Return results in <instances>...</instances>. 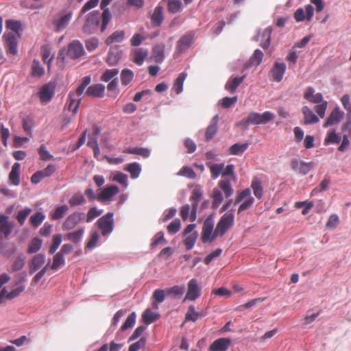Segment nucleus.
<instances>
[{
	"label": "nucleus",
	"instance_id": "obj_1",
	"mask_svg": "<svg viewBox=\"0 0 351 351\" xmlns=\"http://www.w3.org/2000/svg\"><path fill=\"white\" fill-rule=\"evenodd\" d=\"M275 117V114L269 111H265L263 113L251 112L249 113L246 119L241 120L238 125L245 127L249 125H263L272 121Z\"/></svg>",
	"mask_w": 351,
	"mask_h": 351
},
{
	"label": "nucleus",
	"instance_id": "obj_2",
	"mask_svg": "<svg viewBox=\"0 0 351 351\" xmlns=\"http://www.w3.org/2000/svg\"><path fill=\"white\" fill-rule=\"evenodd\" d=\"M91 77L90 75L85 76L82 81L81 84L77 88L75 92L69 93V105L67 108L75 115L78 110L81 98L80 96L83 93L86 87L90 83Z\"/></svg>",
	"mask_w": 351,
	"mask_h": 351
},
{
	"label": "nucleus",
	"instance_id": "obj_3",
	"mask_svg": "<svg viewBox=\"0 0 351 351\" xmlns=\"http://www.w3.org/2000/svg\"><path fill=\"white\" fill-rule=\"evenodd\" d=\"M101 14L99 11L90 12L86 17L85 22L82 27V30L85 34H94L99 27Z\"/></svg>",
	"mask_w": 351,
	"mask_h": 351
},
{
	"label": "nucleus",
	"instance_id": "obj_4",
	"mask_svg": "<svg viewBox=\"0 0 351 351\" xmlns=\"http://www.w3.org/2000/svg\"><path fill=\"white\" fill-rule=\"evenodd\" d=\"M234 216L232 213H225L220 219L214 230V237H223L234 224Z\"/></svg>",
	"mask_w": 351,
	"mask_h": 351
},
{
	"label": "nucleus",
	"instance_id": "obj_5",
	"mask_svg": "<svg viewBox=\"0 0 351 351\" xmlns=\"http://www.w3.org/2000/svg\"><path fill=\"white\" fill-rule=\"evenodd\" d=\"M246 197H247V199L240 205L238 209V213H241V212L251 207L254 204V199L251 196V190L249 188H247L241 191H237L234 204L240 203Z\"/></svg>",
	"mask_w": 351,
	"mask_h": 351
},
{
	"label": "nucleus",
	"instance_id": "obj_6",
	"mask_svg": "<svg viewBox=\"0 0 351 351\" xmlns=\"http://www.w3.org/2000/svg\"><path fill=\"white\" fill-rule=\"evenodd\" d=\"M113 213H108L97 221V225L103 236H106L112 232L114 228Z\"/></svg>",
	"mask_w": 351,
	"mask_h": 351
},
{
	"label": "nucleus",
	"instance_id": "obj_7",
	"mask_svg": "<svg viewBox=\"0 0 351 351\" xmlns=\"http://www.w3.org/2000/svg\"><path fill=\"white\" fill-rule=\"evenodd\" d=\"M15 226L8 215L0 214V239H8Z\"/></svg>",
	"mask_w": 351,
	"mask_h": 351
},
{
	"label": "nucleus",
	"instance_id": "obj_8",
	"mask_svg": "<svg viewBox=\"0 0 351 351\" xmlns=\"http://www.w3.org/2000/svg\"><path fill=\"white\" fill-rule=\"evenodd\" d=\"M200 295L201 288L199 286L198 282L196 279L193 278L188 282V290L183 302H184L186 300L194 301L198 298Z\"/></svg>",
	"mask_w": 351,
	"mask_h": 351
},
{
	"label": "nucleus",
	"instance_id": "obj_9",
	"mask_svg": "<svg viewBox=\"0 0 351 351\" xmlns=\"http://www.w3.org/2000/svg\"><path fill=\"white\" fill-rule=\"evenodd\" d=\"M214 223L211 218H207L203 225L202 241L203 243H211L217 237H214Z\"/></svg>",
	"mask_w": 351,
	"mask_h": 351
},
{
	"label": "nucleus",
	"instance_id": "obj_10",
	"mask_svg": "<svg viewBox=\"0 0 351 351\" xmlns=\"http://www.w3.org/2000/svg\"><path fill=\"white\" fill-rule=\"evenodd\" d=\"M202 191L199 187H195L191 193L190 200L191 203V214L190 216L191 221H193L196 219L197 210L198 207L199 202L201 200L202 197Z\"/></svg>",
	"mask_w": 351,
	"mask_h": 351
},
{
	"label": "nucleus",
	"instance_id": "obj_11",
	"mask_svg": "<svg viewBox=\"0 0 351 351\" xmlns=\"http://www.w3.org/2000/svg\"><path fill=\"white\" fill-rule=\"evenodd\" d=\"M45 254L40 253L34 255L28 263L29 274H33L39 269H41L45 266Z\"/></svg>",
	"mask_w": 351,
	"mask_h": 351
},
{
	"label": "nucleus",
	"instance_id": "obj_12",
	"mask_svg": "<svg viewBox=\"0 0 351 351\" xmlns=\"http://www.w3.org/2000/svg\"><path fill=\"white\" fill-rule=\"evenodd\" d=\"M55 87L54 83L49 82L40 88L38 95L42 103H48L51 101L54 95Z\"/></svg>",
	"mask_w": 351,
	"mask_h": 351
},
{
	"label": "nucleus",
	"instance_id": "obj_13",
	"mask_svg": "<svg viewBox=\"0 0 351 351\" xmlns=\"http://www.w3.org/2000/svg\"><path fill=\"white\" fill-rule=\"evenodd\" d=\"M314 14L313 7L308 4L304 7V10L302 8L298 9L294 13V19L297 22H301L306 19L311 21Z\"/></svg>",
	"mask_w": 351,
	"mask_h": 351
},
{
	"label": "nucleus",
	"instance_id": "obj_14",
	"mask_svg": "<svg viewBox=\"0 0 351 351\" xmlns=\"http://www.w3.org/2000/svg\"><path fill=\"white\" fill-rule=\"evenodd\" d=\"M195 40V34L192 32H187L177 42L176 49L179 52H182L189 48Z\"/></svg>",
	"mask_w": 351,
	"mask_h": 351
},
{
	"label": "nucleus",
	"instance_id": "obj_15",
	"mask_svg": "<svg viewBox=\"0 0 351 351\" xmlns=\"http://www.w3.org/2000/svg\"><path fill=\"white\" fill-rule=\"evenodd\" d=\"M291 168L296 172L306 175L314 167L313 162H305L298 159H293L291 162Z\"/></svg>",
	"mask_w": 351,
	"mask_h": 351
},
{
	"label": "nucleus",
	"instance_id": "obj_16",
	"mask_svg": "<svg viewBox=\"0 0 351 351\" xmlns=\"http://www.w3.org/2000/svg\"><path fill=\"white\" fill-rule=\"evenodd\" d=\"M112 0H101L100 7L102 10H104L101 14V32H104L110 23L111 20V14L108 8L106 7L111 3Z\"/></svg>",
	"mask_w": 351,
	"mask_h": 351
},
{
	"label": "nucleus",
	"instance_id": "obj_17",
	"mask_svg": "<svg viewBox=\"0 0 351 351\" xmlns=\"http://www.w3.org/2000/svg\"><path fill=\"white\" fill-rule=\"evenodd\" d=\"M232 344V339L223 337L215 340L209 346V351H226Z\"/></svg>",
	"mask_w": 351,
	"mask_h": 351
},
{
	"label": "nucleus",
	"instance_id": "obj_18",
	"mask_svg": "<svg viewBox=\"0 0 351 351\" xmlns=\"http://www.w3.org/2000/svg\"><path fill=\"white\" fill-rule=\"evenodd\" d=\"M119 191V187L116 185H110L105 187L97 195V200L100 202L109 201Z\"/></svg>",
	"mask_w": 351,
	"mask_h": 351
},
{
	"label": "nucleus",
	"instance_id": "obj_19",
	"mask_svg": "<svg viewBox=\"0 0 351 351\" xmlns=\"http://www.w3.org/2000/svg\"><path fill=\"white\" fill-rule=\"evenodd\" d=\"M84 53L82 44L80 41H73L67 47V56L75 59L81 57Z\"/></svg>",
	"mask_w": 351,
	"mask_h": 351
},
{
	"label": "nucleus",
	"instance_id": "obj_20",
	"mask_svg": "<svg viewBox=\"0 0 351 351\" xmlns=\"http://www.w3.org/2000/svg\"><path fill=\"white\" fill-rule=\"evenodd\" d=\"M343 113L339 107H336L329 114L328 119L324 124V128L334 125L341 121L343 118Z\"/></svg>",
	"mask_w": 351,
	"mask_h": 351
},
{
	"label": "nucleus",
	"instance_id": "obj_21",
	"mask_svg": "<svg viewBox=\"0 0 351 351\" xmlns=\"http://www.w3.org/2000/svg\"><path fill=\"white\" fill-rule=\"evenodd\" d=\"M286 71V65L282 62H275L271 70V75L275 82H280L284 76Z\"/></svg>",
	"mask_w": 351,
	"mask_h": 351
},
{
	"label": "nucleus",
	"instance_id": "obj_22",
	"mask_svg": "<svg viewBox=\"0 0 351 351\" xmlns=\"http://www.w3.org/2000/svg\"><path fill=\"white\" fill-rule=\"evenodd\" d=\"M7 52L15 55L17 53V40L15 35L12 34H5L3 35Z\"/></svg>",
	"mask_w": 351,
	"mask_h": 351
},
{
	"label": "nucleus",
	"instance_id": "obj_23",
	"mask_svg": "<svg viewBox=\"0 0 351 351\" xmlns=\"http://www.w3.org/2000/svg\"><path fill=\"white\" fill-rule=\"evenodd\" d=\"M86 94L93 97L101 98L105 94V86L101 84H96L88 87Z\"/></svg>",
	"mask_w": 351,
	"mask_h": 351
},
{
	"label": "nucleus",
	"instance_id": "obj_24",
	"mask_svg": "<svg viewBox=\"0 0 351 351\" xmlns=\"http://www.w3.org/2000/svg\"><path fill=\"white\" fill-rule=\"evenodd\" d=\"M55 29L57 32L62 30L66 26V10L62 9L54 16L53 21Z\"/></svg>",
	"mask_w": 351,
	"mask_h": 351
},
{
	"label": "nucleus",
	"instance_id": "obj_25",
	"mask_svg": "<svg viewBox=\"0 0 351 351\" xmlns=\"http://www.w3.org/2000/svg\"><path fill=\"white\" fill-rule=\"evenodd\" d=\"M20 169L21 164L15 162L12 165L11 171L9 173V182L14 186H19L20 184Z\"/></svg>",
	"mask_w": 351,
	"mask_h": 351
},
{
	"label": "nucleus",
	"instance_id": "obj_26",
	"mask_svg": "<svg viewBox=\"0 0 351 351\" xmlns=\"http://www.w3.org/2000/svg\"><path fill=\"white\" fill-rule=\"evenodd\" d=\"M85 219L82 212H75L67 217V228H73Z\"/></svg>",
	"mask_w": 351,
	"mask_h": 351
},
{
	"label": "nucleus",
	"instance_id": "obj_27",
	"mask_svg": "<svg viewBox=\"0 0 351 351\" xmlns=\"http://www.w3.org/2000/svg\"><path fill=\"white\" fill-rule=\"evenodd\" d=\"M121 51L119 50L117 47L111 48L108 51L106 58V62L110 66L116 65L121 59Z\"/></svg>",
	"mask_w": 351,
	"mask_h": 351
},
{
	"label": "nucleus",
	"instance_id": "obj_28",
	"mask_svg": "<svg viewBox=\"0 0 351 351\" xmlns=\"http://www.w3.org/2000/svg\"><path fill=\"white\" fill-rule=\"evenodd\" d=\"M64 252H66V244H64L60 251L53 256V263H50L49 269L57 270L60 266L64 265L63 254Z\"/></svg>",
	"mask_w": 351,
	"mask_h": 351
},
{
	"label": "nucleus",
	"instance_id": "obj_29",
	"mask_svg": "<svg viewBox=\"0 0 351 351\" xmlns=\"http://www.w3.org/2000/svg\"><path fill=\"white\" fill-rule=\"evenodd\" d=\"M125 33L124 30H117L112 33L105 40L107 45H111L114 43H119L124 40Z\"/></svg>",
	"mask_w": 351,
	"mask_h": 351
},
{
	"label": "nucleus",
	"instance_id": "obj_30",
	"mask_svg": "<svg viewBox=\"0 0 351 351\" xmlns=\"http://www.w3.org/2000/svg\"><path fill=\"white\" fill-rule=\"evenodd\" d=\"M149 54V51L145 48H138L134 50L133 62L137 65H142Z\"/></svg>",
	"mask_w": 351,
	"mask_h": 351
},
{
	"label": "nucleus",
	"instance_id": "obj_31",
	"mask_svg": "<svg viewBox=\"0 0 351 351\" xmlns=\"http://www.w3.org/2000/svg\"><path fill=\"white\" fill-rule=\"evenodd\" d=\"M245 75L230 77L225 85V88L230 93L235 92L237 87L243 82Z\"/></svg>",
	"mask_w": 351,
	"mask_h": 351
},
{
	"label": "nucleus",
	"instance_id": "obj_32",
	"mask_svg": "<svg viewBox=\"0 0 351 351\" xmlns=\"http://www.w3.org/2000/svg\"><path fill=\"white\" fill-rule=\"evenodd\" d=\"M302 112L304 114V124L316 123L319 121V118L308 106H304Z\"/></svg>",
	"mask_w": 351,
	"mask_h": 351
},
{
	"label": "nucleus",
	"instance_id": "obj_33",
	"mask_svg": "<svg viewBox=\"0 0 351 351\" xmlns=\"http://www.w3.org/2000/svg\"><path fill=\"white\" fill-rule=\"evenodd\" d=\"M186 77V73L182 72L179 74L178 77L174 81L172 89L176 92V94L178 95L182 92L184 82Z\"/></svg>",
	"mask_w": 351,
	"mask_h": 351
},
{
	"label": "nucleus",
	"instance_id": "obj_34",
	"mask_svg": "<svg viewBox=\"0 0 351 351\" xmlns=\"http://www.w3.org/2000/svg\"><path fill=\"white\" fill-rule=\"evenodd\" d=\"M160 317L157 312H154L150 309H146L142 315V319L145 324H151Z\"/></svg>",
	"mask_w": 351,
	"mask_h": 351
},
{
	"label": "nucleus",
	"instance_id": "obj_35",
	"mask_svg": "<svg viewBox=\"0 0 351 351\" xmlns=\"http://www.w3.org/2000/svg\"><path fill=\"white\" fill-rule=\"evenodd\" d=\"M249 147V143H235L230 146L228 149L229 154L230 155H241L243 154Z\"/></svg>",
	"mask_w": 351,
	"mask_h": 351
},
{
	"label": "nucleus",
	"instance_id": "obj_36",
	"mask_svg": "<svg viewBox=\"0 0 351 351\" xmlns=\"http://www.w3.org/2000/svg\"><path fill=\"white\" fill-rule=\"evenodd\" d=\"M185 291V287L184 285L173 286L166 291L167 295H169L173 299L180 298Z\"/></svg>",
	"mask_w": 351,
	"mask_h": 351
},
{
	"label": "nucleus",
	"instance_id": "obj_37",
	"mask_svg": "<svg viewBox=\"0 0 351 351\" xmlns=\"http://www.w3.org/2000/svg\"><path fill=\"white\" fill-rule=\"evenodd\" d=\"M167 243V241L165 239L164 232L162 231H160L152 238V243L150 244V249L154 250L159 245H165Z\"/></svg>",
	"mask_w": 351,
	"mask_h": 351
},
{
	"label": "nucleus",
	"instance_id": "obj_38",
	"mask_svg": "<svg viewBox=\"0 0 351 351\" xmlns=\"http://www.w3.org/2000/svg\"><path fill=\"white\" fill-rule=\"evenodd\" d=\"M152 58L157 63H161L165 58V47L162 45L155 46L153 48Z\"/></svg>",
	"mask_w": 351,
	"mask_h": 351
},
{
	"label": "nucleus",
	"instance_id": "obj_39",
	"mask_svg": "<svg viewBox=\"0 0 351 351\" xmlns=\"http://www.w3.org/2000/svg\"><path fill=\"white\" fill-rule=\"evenodd\" d=\"M271 34V28L270 27L265 28L261 34V46L263 49H267L270 45Z\"/></svg>",
	"mask_w": 351,
	"mask_h": 351
},
{
	"label": "nucleus",
	"instance_id": "obj_40",
	"mask_svg": "<svg viewBox=\"0 0 351 351\" xmlns=\"http://www.w3.org/2000/svg\"><path fill=\"white\" fill-rule=\"evenodd\" d=\"M251 187L253 190L254 195L258 199H261L263 195V189L261 182L257 178H254L251 184Z\"/></svg>",
	"mask_w": 351,
	"mask_h": 351
},
{
	"label": "nucleus",
	"instance_id": "obj_41",
	"mask_svg": "<svg viewBox=\"0 0 351 351\" xmlns=\"http://www.w3.org/2000/svg\"><path fill=\"white\" fill-rule=\"evenodd\" d=\"M125 153L126 154H135V155H139L143 156V158H147L150 152L147 148H142V147H129L127 148L125 151Z\"/></svg>",
	"mask_w": 351,
	"mask_h": 351
},
{
	"label": "nucleus",
	"instance_id": "obj_42",
	"mask_svg": "<svg viewBox=\"0 0 351 351\" xmlns=\"http://www.w3.org/2000/svg\"><path fill=\"white\" fill-rule=\"evenodd\" d=\"M45 73V69L37 60H34L32 64V75L35 77H40Z\"/></svg>",
	"mask_w": 351,
	"mask_h": 351
},
{
	"label": "nucleus",
	"instance_id": "obj_43",
	"mask_svg": "<svg viewBox=\"0 0 351 351\" xmlns=\"http://www.w3.org/2000/svg\"><path fill=\"white\" fill-rule=\"evenodd\" d=\"M125 170L130 173L131 178L133 179L137 178L141 171V167L137 162H132L128 165Z\"/></svg>",
	"mask_w": 351,
	"mask_h": 351
},
{
	"label": "nucleus",
	"instance_id": "obj_44",
	"mask_svg": "<svg viewBox=\"0 0 351 351\" xmlns=\"http://www.w3.org/2000/svg\"><path fill=\"white\" fill-rule=\"evenodd\" d=\"M43 241L38 237L34 238L29 243L27 247V252L29 254H34L38 252L42 246Z\"/></svg>",
	"mask_w": 351,
	"mask_h": 351
},
{
	"label": "nucleus",
	"instance_id": "obj_45",
	"mask_svg": "<svg viewBox=\"0 0 351 351\" xmlns=\"http://www.w3.org/2000/svg\"><path fill=\"white\" fill-rule=\"evenodd\" d=\"M220 189L224 193L225 197L228 198L233 193V189L229 180H221L219 182Z\"/></svg>",
	"mask_w": 351,
	"mask_h": 351
},
{
	"label": "nucleus",
	"instance_id": "obj_46",
	"mask_svg": "<svg viewBox=\"0 0 351 351\" xmlns=\"http://www.w3.org/2000/svg\"><path fill=\"white\" fill-rule=\"evenodd\" d=\"M211 176L213 179L217 178L220 174L222 175V171L224 169V164H210L208 165Z\"/></svg>",
	"mask_w": 351,
	"mask_h": 351
},
{
	"label": "nucleus",
	"instance_id": "obj_47",
	"mask_svg": "<svg viewBox=\"0 0 351 351\" xmlns=\"http://www.w3.org/2000/svg\"><path fill=\"white\" fill-rule=\"evenodd\" d=\"M134 79V73L128 69L122 70L121 73V82L124 86L129 84Z\"/></svg>",
	"mask_w": 351,
	"mask_h": 351
},
{
	"label": "nucleus",
	"instance_id": "obj_48",
	"mask_svg": "<svg viewBox=\"0 0 351 351\" xmlns=\"http://www.w3.org/2000/svg\"><path fill=\"white\" fill-rule=\"evenodd\" d=\"M213 198V207L217 208L223 202V195L220 189H214L212 194Z\"/></svg>",
	"mask_w": 351,
	"mask_h": 351
},
{
	"label": "nucleus",
	"instance_id": "obj_49",
	"mask_svg": "<svg viewBox=\"0 0 351 351\" xmlns=\"http://www.w3.org/2000/svg\"><path fill=\"white\" fill-rule=\"evenodd\" d=\"M84 234V229H78L74 232L67 234V240L71 241L75 244H77Z\"/></svg>",
	"mask_w": 351,
	"mask_h": 351
},
{
	"label": "nucleus",
	"instance_id": "obj_50",
	"mask_svg": "<svg viewBox=\"0 0 351 351\" xmlns=\"http://www.w3.org/2000/svg\"><path fill=\"white\" fill-rule=\"evenodd\" d=\"M32 209L31 208L25 207V208L18 212L16 218L21 226H23L25 223L26 218L32 213Z\"/></svg>",
	"mask_w": 351,
	"mask_h": 351
},
{
	"label": "nucleus",
	"instance_id": "obj_51",
	"mask_svg": "<svg viewBox=\"0 0 351 351\" xmlns=\"http://www.w3.org/2000/svg\"><path fill=\"white\" fill-rule=\"evenodd\" d=\"M198 233L197 232H193L189 235H187L186 239H184V243L186 248V250H191L197 239Z\"/></svg>",
	"mask_w": 351,
	"mask_h": 351
},
{
	"label": "nucleus",
	"instance_id": "obj_52",
	"mask_svg": "<svg viewBox=\"0 0 351 351\" xmlns=\"http://www.w3.org/2000/svg\"><path fill=\"white\" fill-rule=\"evenodd\" d=\"M86 199L80 193H75L69 199V204L72 206H79L85 204Z\"/></svg>",
	"mask_w": 351,
	"mask_h": 351
},
{
	"label": "nucleus",
	"instance_id": "obj_53",
	"mask_svg": "<svg viewBox=\"0 0 351 351\" xmlns=\"http://www.w3.org/2000/svg\"><path fill=\"white\" fill-rule=\"evenodd\" d=\"M45 215L41 212H36L30 217L29 221L34 227H38L44 221Z\"/></svg>",
	"mask_w": 351,
	"mask_h": 351
},
{
	"label": "nucleus",
	"instance_id": "obj_54",
	"mask_svg": "<svg viewBox=\"0 0 351 351\" xmlns=\"http://www.w3.org/2000/svg\"><path fill=\"white\" fill-rule=\"evenodd\" d=\"M178 176H184L189 179H195L197 176L194 170L188 166L183 167L177 173Z\"/></svg>",
	"mask_w": 351,
	"mask_h": 351
},
{
	"label": "nucleus",
	"instance_id": "obj_55",
	"mask_svg": "<svg viewBox=\"0 0 351 351\" xmlns=\"http://www.w3.org/2000/svg\"><path fill=\"white\" fill-rule=\"evenodd\" d=\"M119 72L117 69H107L102 74L100 79L103 82H108L111 80H112L119 74Z\"/></svg>",
	"mask_w": 351,
	"mask_h": 351
},
{
	"label": "nucleus",
	"instance_id": "obj_56",
	"mask_svg": "<svg viewBox=\"0 0 351 351\" xmlns=\"http://www.w3.org/2000/svg\"><path fill=\"white\" fill-rule=\"evenodd\" d=\"M201 317L200 314L195 311L193 306L189 307L188 311L185 315V322L192 321L195 322Z\"/></svg>",
	"mask_w": 351,
	"mask_h": 351
},
{
	"label": "nucleus",
	"instance_id": "obj_57",
	"mask_svg": "<svg viewBox=\"0 0 351 351\" xmlns=\"http://www.w3.org/2000/svg\"><path fill=\"white\" fill-rule=\"evenodd\" d=\"M50 266V259L48 260L47 264L34 276L32 283L37 284L41 278L45 276Z\"/></svg>",
	"mask_w": 351,
	"mask_h": 351
},
{
	"label": "nucleus",
	"instance_id": "obj_58",
	"mask_svg": "<svg viewBox=\"0 0 351 351\" xmlns=\"http://www.w3.org/2000/svg\"><path fill=\"white\" fill-rule=\"evenodd\" d=\"M25 256L22 254L18 255L16 260L13 263L12 270L14 271L21 270L25 265Z\"/></svg>",
	"mask_w": 351,
	"mask_h": 351
},
{
	"label": "nucleus",
	"instance_id": "obj_59",
	"mask_svg": "<svg viewBox=\"0 0 351 351\" xmlns=\"http://www.w3.org/2000/svg\"><path fill=\"white\" fill-rule=\"evenodd\" d=\"M136 317V315L134 312H132L131 314H130L125 322L121 326V330L124 331L130 328H132L135 324Z\"/></svg>",
	"mask_w": 351,
	"mask_h": 351
},
{
	"label": "nucleus",
	"instance_id": "obj_60",
	"mask_svg": "<svg viewBox=\"0 0 351 351\" xmlns=\"http://www.w3.org/2000/svg\"><path fill=\"white\" fill-rule=\"evenodd\" d=\"M152 20L157 23L158 25L162 23L163 20L162 16V8L160 5H158L154 9V13L152 16Z\"/></svg>",
	"mask_w": 351,
	"mask_h": 351
},
{
	"label": "nucleus",
	"instance_id": "obj_61",
	"mask_svg": "<svg viewBox=\"0 0 351 351\" xmlns=\"http://www.w3.org/2000/svg\"><path fill=\"white\" fill-rule=\"evenodd\" d=\"M182 2L180 0H169L168 10L171 13H177L181 10Z\"/></svg>",
	"mask_w": 351,
	"mask_h": 351
},
{
	"label": "nucleus",
	"instance_id": "obj_62",
	"mask_svg": "<svg viewBox=\"0 0 351 351\" xmlns=\"http://www.w3.org/2000/svg\"><path fill=\"white\" fill-rule=\"evenodd\" d=\"M5 25H6V27L8 29H10L14 31V32H16L18 34L22 30L21 24L18 21H14V20H11V19L7 20Z\"/></svg>",
	"mask_w": 351,
	"mask_h": 351
},
{
	"label": "nucleus",
	"instance_id": "obj_63",
	"mask_svg": "<svg viewBox=\"0 0 351 351\" xmlns=\"http://www.w3.org/2000/svg\"><path fill=\"white\" fill-rule=\"evenodd\" d=\"M25 285H21L19 286H16V287L12 289L10 292L7 293L5 298L8 300H12L16 297H18L24 290Z\"/></svg>",
	"mask_w": 351,
	"mask_h": 351
},
{
	"label": "nucleus",
	"instance_id": "obj_64",
	"mask_svg": "<svg viewBox=\"0 0 351 351\" xmlns=\"http://www.w3.org/2000/svg\"><path fill=\"white\" fill-rule=\"evenodd\" d=\"M181 227V222L179 219H176L171 221L167 226V231L169 234H173L179 231Z\"/></svg>",
	"mask_w": 351,
	"mask_h": 351
}]
</instances>
